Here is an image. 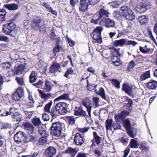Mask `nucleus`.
<instances>
[{
    "label": "nucleus",
    "mask_w": 157,
    "mask_h": 157,
    "mask_svg": "<svg viewBox=\"0 0 157 157\" xmlns=\"http://www.w3.org/2000/svg\"><path fill=\"white\" fill-rule=\"evenodd\" d=\"M140 50L141 52L143 53H147L149 52L150 50V48L148 46L145 45L144 47L140 46Z\"/></svg>",
    "instance_id": "ea45409f"
},
{
    "label": "nucleus",
    "mask_w": 157,
    "mask_h": 157,
    "mask_svg": "<svg viewBox=\"0 0 157 157\" xmlns=\"http://www.w3.org/2000/svg\"><path fill=\"white\" fill-rule=\"evenodd\" d=\"M15 111V109L13 107H11L9 109V111H7L6 110H4L1 114L0 116L6 117L9 115L12 114Z\"/></svg>",
    "instance_id": "f3484780"
},
{
    "label": "nucleus",
    "mask_w": 157,
    "mask_h": 157,
    "mask_svg": "<svg viewBox=\"0 0 157 157\" xmlns=\"http://www.w3.org/2000/svg\"><path fill=\"white\" fill-rule=\"evenodd\" d=\"M55 107L58 114L64 115L67 112L66 108L67 104L65 102H59L56 104Z\"/></svg>",
    "instance_id": "20e7f679"
},
{
    "label": "nucleus",
    "mask_w": 157,
    "mask_h": 157,
    "mask_svg": "<svg viewBox=\"0 0 157 157\" xmlns=\"http://www.w3.org/2000/svg\"><path fill=\"white\" fill-rule=\"evenodd\" d=\"M6 14V10L4 9L0 10V18H2V21H4L5 20V16Z\"/></svg>",
    "instance_id": "3c124183"
},
{
    "label": "nucleus",
    "mask_w": 157,
    "mask_h": 157,
    "mask_svg": "<svg viewBox=\"0 0 157 157\" xmlns=\"http://www.w3.org/2000/svg\"><path fill=\"white\" fill-rule=\"evenodd\" d=\"M2 67L4 69L10 68L11 67L10 63L8 62H6L2 63Z\"/></svg>",
    "instance_id": "bf43d9fd"
},
{
    "label": "nucleus",
    "mask_w": 157,
    "mask_h": 157,
    "mask_svg": "<svg viewBox=\"0 0 157 157\" xmlns=\"http://www.w3.org/2000/svg\"><path fill=\"white\" fill-rule=\"evenodd\" d=\"M25 137L23 132L21 131L17 132L14 137L15 141L18 144L25 141Z\"/></svg>",
    "instance_id": "1a4fd4ad"
},
{
    "label": "nucleus",
    "mask_w": 157,
    "mask_h": 157,
    "mask_svg": "<svg viewBox=\"0 0 157 157\" xmlns=\"http://www.w3.org/2000/svg\"><path fill=\"white\" fill-rule=\"evenodd\" d=\"M53 86V85L51 82L48 80H46L44 89L46 91L49 92L52 90Z\"/></svg>",
    "instance_id": "6ab92c4d"
},
{
    "label": "nucleus",
    "mask_w": 157,
    "mask_h": 157,
    "mask_svg": "<svg viewBox=\"0 0 157 157\" xmlns=\"http://www.w3.org/2000/svg\"><path fill=\"white\" fill-rule=\"evenodd\" d=\"M38 132L42 136H48V133L46 132L44 129L41 126L39 127Z\"/></svg>",
    "instance_id": "72a5a7b5"
},
{
    "label": "nucleus",
    "mask_w": 157,
    "mask_h": 157,
    "mask_svg": "<svg viewBox=\"0 0 157 157\" xmlns=\"http://www.w3.org/2000/svg\"><path fill=\"white\" fill-rule=\"evenodd\" d=\"M25 130L29 133H32L34 132V127L31 123H25L23 124Z\"/></svg>",
    "instance_id": "ddd939ff"
},
{
    "label": "nucleus",
    "mask_w": 157,
    "mask_h": 157,
    "mask_svg": "<svg viewBox=\"0 0 157 157\" xmlns=\"http://www.w3.org/2000/svg\"><path fill=\"white\" fill-rule=\"evenodd\" d=\"M138 20L140 24L142 25L147 23L148 18L146 16L143 15L139 17Z\"/></svg>",
    "instance_id": "c85d7f7f"
},
{
    "label": "nucleus",
    "mask_w": 157,
    "mask_h": 157,
    "mask_svg": "<svg viewBox=\"0 0 157 157\" xmlns=\"http://www.w3.org/2000/svg\"><path fill=\"white\" fill-rule=\"evenodd\" d=\"M66 37L70 46L71 47L73 46L75 44L74 42L68 36H67Z\"/></svg>",
    "instance_id": "0e129e2a"
},
{
    "label": "nucleus",
    "mask_w": 157,
    "mask_h": 157,
    "mask_svg": "<svg viewBox=\"0 0 157 157\" xmlns=\"http://www.w3.org/2000/svg\"><path fill=\"white\" fill-rule=\"evenodd\" d=\"M4 6L10 10H16L18 8V5L15 3L5 5Z\"/></svg>",
    "instance_id": "cd10ccee"
},
{
    "label": "nucleus",
    "mask_w": 157,
    "mask_h": 157,
    "mask_svg": "<svg viewBox=\"0 0 157 157\" xmlns=\"http://www.w3.org/2000/svg\"><path fill=\"white\" fill-rule=\"evenodd\" d=\"M70 124H73L75 123V120L73 116H69L67 118Z\"/></svg>",
    "instance_id": "e2e57ef3"
},
{
    "label": "nucleus",
    "mask_w": 157,
    "mask_h": 157,
    "mask_svg": "<svg viewBox=\"0 0 157 157\" xmlns=\"http://www.w3.org/2000/svg\"><path fill=\"white\" fill-rule=\"evenodd\" d=\"M92 101L93 105L95 108L98 107L99 106V98L97 97H93L92 98Z\"/></svg>",
    "instance_id": "a18cd8bd"
},
{
    "label": "nucleus",
    "mask_w": 157,
    "mask_h": 157,
    "mask_svg": "<svg viewBox=\"0 0 157 157\" xmlns=\"http://www.w3.org/2000/svg\"><path fill=\"white\" fill-rule=\"evenodd\" d=\"M42 21L40 18L39 17H36L33 21V23L38 27L39 24Z\"/></svg>",
    "instance_id": "603ef678"
},
{
    "label": "nucleus",
    "mask_w": 157,
    "mask_h": 157,
    "mask_svg": "<svg viewBox=\"0 0 157 157\" xmlns=\"http://www.w3.org/2000/svg\"><path fill=\"white\" fill-rule=\"evenodd\" d=\"M32 122L35 126H40L41 124V122L39 118H34L32 120Z\"/></svg>",
    "instance_id": "a19ab883"
},
{
    "label": "nucleus",
    "mask_w": 157,
    "mask_h": 157,
    "mask_svg": "<svg viewBox=\"0 0 157 157\" xmlns=\"http://www.w3.org/2000/svg\"><path fill=\"white\" fill-rule=\"evenodd\" d=\"M119 56H112L111 60L114 65L116 66H119L121 64V60L118 57Z\"/></svg>",
    "instance_id": "4be33fe9"
},
{
    "label": "nucleus",
    "mask_w": 157,
    "mask_h": 157,
    "mask_svg": "<svg viewBox=\"0 0 157 157\" xmlns=\"http://www.w3.org/2000/svg\"><path fill=\"white\" fill-rule=\"evenodd\" d=\"M74 114L75 116H86V113L82 109V107H76L74 110Z\"/></svg>",
    "instance_id": "f8f14e48"
},
{
    "label": "nucleus",
    "mask_w": 157,
    "mask_h": 157,
    "mask_svg": "<svg viewBox=\"0 0 157 157\" xmlns=\"http://www.w3.org/2000/svg\"><path fill=\"white\" fill-rule=\"evenodd\" d=\"M25 66L24 65L21 64L15 69V72L16 74H20L22 73L25 69Z\"/></svg>",
    "instance_id": "c756f323"
},
{
    "label": "nucleus",
    "mask_w": 157,
    "mask_h": 157,
    "mask_svg": "<svg viewBox=\"0 0 157 157\" xmlns=\"http://www.w3.org/2000/svg\"><path fill=\"white\" fill-rule=\"evenodd\" d=\"M16 25L14 23L10 22L4 25L3 31L5 34L14 37L16 34Z\"/></svg>",
    "instance_id": "f257e3e1"
},
{
    "label": "nucleus",
    "mask_w": 157,
    "mask_h": 157,
    "mask_svg": "<svg viewBox=\"0 0 157 157\" xmlns=\"http://www.w3.org/2000/svg\"><path fill=\"white\" fill-rule=\"evenodd\" d=\"M21 98L15 92L13 95L12 99L15 101H19Z\"/></svg>",
    "instance_id": "680f3d73"
},
{
    "label": "nucleus",
    "mask_w": 157,
    "mask_h": 157,
    "mask_svg": "<svg viewBox=\"0 0 157 157\" xmlns=\"http://www.w3.org/2000/svg\"><path fill=\"white\" fill-rule=\"evenodd\" d=\"M112 82L113 85L115 86L116 88H120V83L117 80L113 79L112 80Z\"/></svg>",
    "instance_id": "052dcab7"
},
{
    "label": "nucleus",
    "mask_w": 157,
    "mask_h": 157,
    "mask_svg": "<svg viewBox=\"0 0 157 157\" xmlns=\"http://www.w3.org/2000/svg\"><path fill=\"white\" fill-rule=\"evenodd\" d=\"M50 113L52 117H56L59 114L58 112L56 109L55 107L52 108L50 112L48 113Z\"/></svg>",
    "instance_id": "c03bdc74"
},
{
    "label": "nucleus",
    "mask_w": 157,
    "mask_h": 157,
    "mask_svg": "<svg viewBox=\"0 0 157 157\" xmlns=\"http://www.w3.org/2000/svg\"><path fill=\"white\" fill-rule=\"evenodd\" d=\"M62 125L59 122L53 123L51 127V134L54 136L58 137L62 133Z\"/></svg>",
    "instance_id": "7ed1b4c3"
},
{
    "label": "nucleus",
    "mask_w": 157,
    "mask_h": 157,
    "mask_svg": "<svg viewBox=\"0 0 157 157\" xmlns=\"http://www.w3.org/2000/svg\"><path fill=\"white\" fill-rule=\"evenodd\" d=\"M16 92L18 94V95H19L20 96L21 98L23 97L24 96V90L21 87H18Z\"/></svg>",
    "instance_id": "49530a36"
},
{
    "label": "nucleus",
    "mask_w": 157,
    "mask_h": 157,
    "mask_svg": "<svg viewBox=\"0 0 157 157\" xmlns=\"http://www.w3.org/2000/svg\"><path fill=\"white\" fill-rule=\"evenodd\" d=\"M89 5L88 2L87 3H86V0H80L79 7V10L83 12L86 11L88 10Z\"/></svg>",
    "instance_id": "4468645a"
},
{
    "label": "nucleus",
    "mask_w": 157,
    "mask_h": 157,
    "mask_svg": "<svg viewBox=\"0 0 157 157\" xmlns=\"http://www.w3.org/2000/svg\"><path fill=\"white\" fill-rule=\"evenodd\" d=\"M113 15L114 17L117 19L119 20L121 18V15L120 13L118 11L114 12Z\"/></svg>",
    "instance_id": "6e6d98bb"
},
{
    "label": "nucleus",
    "mask_w": 157,
    "mask_h": 157,
    "mask_svg": "<svg viewBox=\"0 0 157 157\" xmlns=\"http://www.w3.org/2000/svg\"><path fill=\"white\" fill-rule=\"evenodd\" d=\"M82 103L83 105L86 108L88 115L90 117L92 110V105L90 100L87 98H85L82 99Z\"/></svg>",
    "instance_id": "6e6552de"
},
{
    "label": "nucleus",
    "mask_w": 157,
    "mask_h": 157,
    "mask_svg": "<svg viewBox=\"0 0 157 157\" xmlns=\"http://www.w3.org/2000/svg\"><path fill=\"white\" fill-rule=\"evenodd\" d=\"M89 129L90 128L88 127L86 128H78V131L81 132L85 133L87 132Z\"/></svg>",
    "instance_id": "774afa93"
},
{
    "label": "nucleus",
    "mask_w": 157,
    "mask_h": 157,
    "mask_svg": "<svg viewBox=\"0 0 157 157\" xmlns=\"http://www.w3.org/2000/svg\"><path fill=\"white\" fill-rule=\"evenodd\" d=\"M38 91L41 98L44 100H47L50 98L51 95V94L50 93H45L40 90H39Z\"/></svg>",
    "instance_id": "bb28decb"
},
{
    "label": "nucleus",
    "mask_w": 157,
    "mask_h": 157,
    "mask_svg": "<svg viewBox=\"0 0 157 157\" xmlns=\"http://www.w3.org/2000/svg\"><path fill=\"white\" fill-rule=\"evenodd\" d=\"M124 99L126 101H127L128 102V103L127 104V106L128 105L129 106L128 110L129 111L131 110L132 109V106L133 105V102L132 99L126 96L124 97Z\"/></svg>",
    "instance_id": "37998d69"
},
{
    "label": "nucleus",
    "mask_w": 157,
    "mask_h": 157,
    "mask_svg": "<svg viewBox=\"0 0 157 157\" xmlns=\"http://www.w3.org/2000/svg\"><path fill=\"white\" fill-rule=\"evenodd\" d=\"M74 141L77 145L81 146L85 141L84 135L79 133H77L74 138Z\"/></svg>",
    "instance_id": "0eeeda50"
},
{
    "label": "nucleus",
    "mask_w": 157,
    "mask_h": 157,
    "mask_svg": "<svg viewBox=\"0 0 157 157\" xmlns=\"http://www.w3.org/2000/svg\"><path fill=\"white\" fill-rule=\"evenodd\" d=\"M99 19H101L104 16L108 17L109 13L107 11L101 9L99 11Z\"/></svg>",
    "instance_id": "f704fd0d"
},
{
    "label": "nucleus",
    "mask_w": 157,
    "mask_h": 157,
    "mask_svg": "<svg viewBox=\"0 0 157 157\" xmlns=\"http://www.w3.org/2000/svg\"><path fill=\"white\" fill-rule=\"evenodd\" d=\"M56 153V149L53 147H49L45 151V154L47 157H53Z\"/></svg>",
    "instance_id": "9d476101"
},
{
    "label": "nucleus",
    "mask_w": 157,
    "mask_h": 157,
    "mask_svg": "<svg viewBox=\"0 0 157 157\" xmlns=\"http://www.w3.org/2000/svg\"><path fill=\"white\" fill-rule=\"evenodd\" d=\"M74 74V71L71 68H69L66 71L64 76L66 78H67L69 75Z\"/></svg>",
    "instance_id": "13d9d810"
},
{
    "label": "nucleus",
    "mask_w": 157,
    "mask_h": 157,
    "mask_svg": "<svg viewBox=\"0 0 157 157\" xmlns=\"http://www.w3.org/2000/svg\"><path fill=\"white\" fill-rule=\"evenodd\" d=\"M28 99L30 101V102L28 104L29 105L30 108L33 107L34 106V101L33 100L32 96L31 93L29 94Z\"/></svg>",
    "instance_id": "8fccbe9b"
},
{
    "label": "nucleus",
    "mask_w": 157,
    "mask_h": 157,
    "mask_svg": "<svg viewBox=\"0 0 157 157\" xmlns=\"http://www.w3.org/2000/svg\"><path fill=\"white\" fill-rule=\"evenodd\" d=\"M52 104V101H51L45 105L44 108L45 112L49 113L50 112Z\"/></svg>",
    "instance_id": "79ce46f5"
},
{
    "label": "nucleus",
    "mask_w": 157,
    "mask_h": 157,
    "mask_svg": "<svg viewBox=\"0 0 157 157\" xmlns=\"http://www.w3.org/2000/svg\"><path fill=\"white\" fill-rule=\"evenodd\" d=\"M121 10L122 16L126 20L133 21L135 17V15L132 10L127 6H124L121 7Z\"/></svg>",
    "instance_id": "f03ea898"
},
{
    "label": "nucleus",
    "mask_w": 157,
    "mask_h": 157,
    "mask_svg": "<svg viewBox=\"0 0 157 157\" xmlns=\"http://www.w3.org/2000/svg\"><path fill=\"white\" fill-rule=\"evenodd\" d=\"M127 40L125 39H122L118 40H114L113 43V45L116 47L118 46L122 47L124 45H126Z\"/></svg>",
    "instance_id": "dca6fc26"
},
{
    "label": "nucleus",
    "mask_w": 157,
    "mask_h": 157,
    "mask_svg": "<svg viewBox=\"0 0 157 157\" xmlns=\"http://www.w3.org/2000/svg\"><path fill=\"white\" fill-rule=\"evenodd\" d=\"M69 95L68 94H64L61 95L57 98H56L54 100V101H58L60 100H66L69 98Z\"/></svg>",
    "instance_id": "473e14b6"
},
{
    "label": "nucleus",
    "mask_w": 157,
    "mask_h": 157,
    "mask_svg": "<svg viewBox=\"0 0 157 157\" xmlns=\"http://www.w3.org/2000/svg\"><path fill=\"white\" fill-rule=\"evenodd\" d=\"M65 151L66 153L70 154L72 156H75L77 152V151L76 149L71 147H69Z\"/></svg>",
    "instance_id": "c9c22d12"
},
{
    "label": "nucleus",
    "mask_w": 157,
    "mask_h": 157,
    "mask_svg": "<svg viewBox=\"0 0 157 157\" xmlns=\"http://www.w3.org/2000/svg\"><path fill=\"white\" fill-rule=\"evenodd\" d=\"M105 23V26L107 28L112 27L115 25L113 20L110 18H104L100 22V24Z\"/></svg>",
    "instance_id": "9b49d317"
},
{
    "label": "nucleus",
    "mask_w": 157,
    "mask_h": 157,
    "mask_svg": "<svg viewBox=\"0 0 157 157\" xmlns=\"http://www.w3.org/2000/svg\"><path fill=\"white\" fill-rule=\"evenodd\" d=\"M95 92L97 94L100 96L103 99H106L105 90L102 87H100L98 90H95Z\"/></svg>",
    "instance_id": "5701e85b"
},
{
    "label": "nucleus",
    "mask_w": 157,
    "mask_h": 157,
    "mask_svg": "<svg viewBox=\"0 0 157 157\" xmlns=\"http://www.w3.org/2000/svg\"><path fill=\"white\" fill-rule=\"evenodd\" d=\"M128 112L125 111H123L121 113L116 115L115 117V119L117 122H120L122 120L125 116L128 115Z\"/></svg>",
    "instance_id": "2eb2a0df"
},
{
    "label": "nucleus",
    "mask_w": 157,
    "mask_h": 157,
    "mask_svg": "<svg viewBox=\"0 0 157 157\" xmlns=\"http://www.w3.org/2000/svg\"><path fill=\"white\" fill-rule=\"evenodd\" d=\"M93 133L94 138L95 140V142L98 145L101 143V138L98 135L96 132H94Z\"/></svg>",
    "instance_id": "58836bf2"
},
{
    "label": "nucleus",
    "mask_w": 157,
    "mask_h": 157,
    "mask_svg": "<svg viewBox=\"0 0 157 157\" xmlns=\"http://www.w3.org/2000/svg\"><path fill=\"white\" fill-rule=\"evenodd\" d=\"M47 136H42L39 140V143L40 145H44L47 142Z\"/></svg>",
    "instance_id": "de8ad7c7"
},
{
    "label": "nucleus",
    "mask_w": 157,
    "mask_h": 157,
    "mask_svg": "<svg viewBox=\"0 0 157 157\" xmlns=\"http://www.w3.org/2000/svg\"><path fill=\"white\" fill-rule=\"evenodd\" d=\"M103 29L101 27H97L93 32V39L95 40V42L101 43L102 42V39L101 34Z\"/></svg>",
    "instance_id": "39448f33"
},
{
    "label": "nucleus",
    "mask_w": 157,
    "mask_h": 157,
    "mask_svg": "<svg viewBox=\"0 0 157 157\" xmlns=\"http://www.w3.org/2000/svg\"><path fill=\"white\" fill-rule=\"evenodd\" d=\"M147 3L142 1L138 3L136 6V10L140 13H143L145 12L147 9Z\"/></svg>",
    "instance_id": "423d86ee"
},
{
    "label": "nucleus",
    "mask_w": 157,
    "mask_h": 157,
    "mask_svg": "<svg viewBox=\"0 0 157 157\" xmlns=\"http://www.w3.org/2000/svg\"><path fill=\"white\" fill-rule=\"evenodd\" d=\"M123 125L124 127L126 130L128 129L131 128L130 121L128 119L124 121Z\"/></svg>",
    "instance_id": "09e8293b"
},
{
    "label": "nucleus",
    "mask_w": 157,
    "mask_h": 157,
    "mask_svg": "<svg viewBox=\"0 0 157 157\" xmlns=\"http://www.w3.org/2000/svg\"><path fill=\"white\" fill-rule=\"evenodd\" d=\"M16 80L19 85L23 86L25 84L23 79L22 77H17L16 78Z\"/></svg>",
    "instance_id": "4d7b16f0"
},
{
    "label": "nucleus",
    "mask_w": 157,
    "mask_h": 157,
    "mask_svg": "<svg viewBox=\"0 0 157 157\" xmlns=\"http://www.w3.org/2000/svg\"><path fill=\"white\" fill-rule=\"evenodd\" d=\"M135 63L133 60H132L129 63L127 67V70L128 71H130L131 69H132L135 66Z\"/></svg>",
    "instance_id": "5fc2aeb1"
},
{
    "label": "nucleus",
    "mask_w": 157,
    "mask_h": 157,
    "mask_svg": "<svg viewBox=\"0 0 157 157\" xmlns=\"http://www.w3.org/2000/svg\"><path fill=\"white\" fill-rule=\"evenodd\" d=\"M146 86L149 89H155L157 87V82L153 80H150L146 83Z\"/></svg>",
    "instance_id": "a211bd4d"
},
{
    "label": "nucleus",
    "mask_w": 157,
    "mask_h": 157,
    "mask_svg": "<svg viewBox=\"0 0 157 157\" xmlns=\"http://www.w3.org/2000/svg\"><path fill=\"white\" fill-rule=\"evenodd\" d=\"M128 135L132 138H134L137 133V130L136 128H131L127 130Z\"/></svg>",
    "instance_id": "b1692460"
},
{
    "label": "nucleus",
    "mask_w": 157,
    "mask_h": 157,
    "mask_svg": "<svg viewBox=\"0 0 157 157\" xmlns=\"http://www.w3.org/2000/svg\"><path fill=\"white\" fill-rule=\"evenodd\" d=\"M30 82L31 83H33L36 81V72L34 71H33L29 76Z\"/></svg>",
    "instance_id": "e433bc0d"
},
{
    "label": "nucleus",
    "mask_w": 157,
    "mask_h": 157,
    "mask_svg": "<svg viewBox=\"0 0 157 157\" xmlns=\"http://www.w3.org/2000/svg\"><path fill=\"white\" fill-rule=\"evenodd\" d=\"M150 78V71H145L142 74L140 77L141 81H144Z\"/></svg>",
    "instance_id": "393cba45"
},
{
    "label": "nucleus",
    "mask_w": 157,
    "mask_h": 157,
    "mask_svg": "<svg viewBox=\"0 0 157 157\" xmlns=\"http://www.w3.org/2000/svg\"><path fill=\"white\" fill-rule=\"evenodd\" d=\"M11 115V117L14 121L19 122L21 121L22 115L19 113L16 112L14 113V112H13L12 114Z\"/></svg>",
    "instance_id": "412c9836"
},
{
    "label": "nucleus",
    "mask_w": 157,
    "mask_h": 157,
    "mask_svg": "<svg viewBox=\"0 0 157 157\" xmlns=\"http://www.w3.org/2000/svg\"><path fill=\"white\" fill-rule=\"evenodd\" d=\"M42 118L44 121H47L49 120V116L48 114L44 113L42 114Z\"/></svg>",
    "instance_id": "338daca9"
},
{
    "label": "nucleus",
    "mask_w": 157,
    "mask_h": 157,
    "mask_svg": "<svg viewBox=\"0 0 157 157\" xmlns=\"http://www.w3.org/2000/svg\"><path fill=\"white\" fill-rule=\"evenodd\" d=\"M121 128V126L119 124L115 123L114 122H113V125H112V128H113L114 130L120 129Z\"/></svg>",
    "instance_id": "69168bd1"
},
{
    "label": "nucleus",
    "mask_w": 157,
    "mask_h": 157,
    "mask_svg": "<svg viewBox=\"0 0 157 157\" xmlns=\"http://www.w3.org/2000/svg\"><path fill=\"white\" fill-rule=\"evenodd\" d=\"M130 147L132 148H137L139 146L137 142L135 139H131L129 143Z\"/></svg>",
    "instance_id": "4c0bfd02"
},
{
    "label": "nucleus",
    "mask_w": 157,
    "mask_h": 157,
    "mask_svg": "<svg viewBox=\"0 0 157 157\" xmlns=\"http://www.w3.org/2000/svg\"><path fill=\"white\" fill-rule=\"evenodd\" d=\"M60 65L56 62L53 63L50 67L49 72L53 73L59 69Z\"/></svg>",
    "instance_id": "aec40b11"
},
{
    "label": "nucleus",
    "mask_w": 157,
    "mask_h": 157,
    "mask_svg": "<svg viewBox=\"0 0 157 157\" xmlns=\"http://www.w3.org/2000/svg\"><path fill=\"white\" fill-rule=\"evenodd\" d=\"M113 121L111 119H107L106 121V128L107 130L110 129L112 130V125H113Z\"/></svg>",
    "instance_id": "2f4dec72"
},
{
    "label": "nucleus",
    "mask_w": 157,
    "mask_h": 157,
    "mask_svg": "<svg viewBox=\"0 0 157 157\" xmlns=\"http://www.w3.org/2000/svg\"><path fill=\"white\" fill-rule=\"evenodd\" d=\"M27 139L29 141L32 142L33 143L36 142L37 140V138L36 136L33 135H30L28 136Z\"/></svg>",
    "instance_id": "864d4df0"
},
{
    "label": "nucleus",
    "mask_w": 157,
    "mask_h": 157,
    "mask_svg": "<svg viewBox=\"0 0 157 157\" xmlns=\"http://www.w3.org/2000/svg\"><path fill=\"white\" fill-rule=\"evenodd\" d=\"M122 90H124L125 92L130 96L132 94V89L128 85L124 84Z\"/></svg>",
    "instance_id": "a878e982"
},
{
    "label": "nucleus",
    "mask_w": 157,
    "mask_h": 157,
    "mask_svg": "<svg viewBox=\"0 0 157 157\" xmlns=\"http://www.w3.org/2000/svg\"><path fill=\"white\" fill-rule=\"evenodd\" d=\"M112 54V56H120L119 53V48H116L114 47H111L109 48Z\"/></svg>",
    "instance_id": "7c9ffc66"
}]
</instances>
